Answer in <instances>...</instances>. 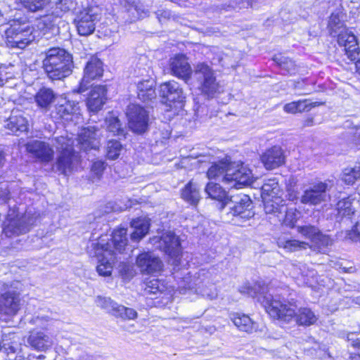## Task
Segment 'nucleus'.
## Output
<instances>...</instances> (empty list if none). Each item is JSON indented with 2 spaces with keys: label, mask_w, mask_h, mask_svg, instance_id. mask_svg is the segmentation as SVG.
Wrapping results in <instances>:
<instances>
[{
  "label": "nucleus",
  "mask_w": 360,
  "mask_h": 360,
  "mask_svg": "<svg viewBox=\"0 0 360 360\" xmlns=\"http://www.w3.org/2000/svg\"><path fill=\"white\" fill-rule=\"evenodd\" d=\"M265 289L264 286L259 284L253 287L252 290H254L255 296H259L258 300L262 302L266 311L272 318L285 323H290L295 319L297 325L304 326H309L317 321L318 316L311 309L301 307L296 312L293 304L282 302L270 294H266Z\"/></svg>",
  "instance_id": "1"
},
{
  "label": "nucleus",
  "mask_w": 360,
  "mask_h": 360,
  "mask_svg": "<svg viewBox=\"0 0 360 360\" xmlns=\"http://www.w3.org/2000/svg\"><path fill=\"white\" fill-rule=\"evenodd\" d=\"M208 179L221 177V181L229 188L240 189L248 184V174L242 164L232 162L225 158L214 163L207 170Z\"/></svg>",
  "instance_id": "2"
},
{
  "label": "nucleus",
  "mask_w": 360,
  "mask_h": 360,
  "mask_svg": "<svg viewBox=\"0 0 360 360\" xmlns=\"http://www.w3.org/2000/svg\"><path fill=\"white\" fill-rule=\"evenodd\" d=\"M42 54V68L51 80H60L68 77L72 72V55L59 47L50 48Z\"/></svg>",
  "instance_id": "3"
},
{
  "label": "nucleus",
  "mask_w": 360,
  "mask_h": 360,
  "mask_svg": "<svg viewBox=\"0 0 360 360\" xmlns=\"http://www.w3.org/2000/svg\"><path fill=\"white\" fill-rule=\"evenodd\" d=\"M257 180L252 181L249 178V188L257 190V193H252L254 198L262 199L266 213L275 212L278 207L274 206L271 202H275L278 205L282 202L281 199L282 191L278 183L274 179H269L265 184L259 183Z\"/></svg>",
  "instance_id": "4"
},
{
  "label": "nucleus",
  "mask_w": 360,
  "mask_h": 360,
  "mask_svg": "<svg viewBox=\"0 0 360 360\" xmlns=\"http://www.w3.org/2000/svg\"><path fill=\"white\" fill-rule=\"evenodd\" d=\"M52 144L58 151L56 161L57 169L64 175H68L73 169V162L76 159L72 145L73 141L65 136L56 137Z\"/></svg>",
  "instance_id": "5"
},
{
  "label": "nucleus",
  "mask_w": 360,
  "mask_h": 360,
  "mask_svg": "<svg viewBox=\"0 0 360 360\" xmlns=\"http://www.w3.org/2000/svg\"><path fill=\"white\" fill-rule=\"evenodd\" d=\"M5 38L8 47L22 49L34 40L35 36L28 25L13 22L6 29Z\"/></svg>",
  "instance_id": "6"
},
{
  "label": "nucleus",
  "mask_w": 360,
  "mask_h": 360,
  "mask_svg": "<svg viewBox=\"0 0 360 360\" xmlns=\"http://www.w3.org/2000/svg\"><path fill=\"white\" fill-rule=\"evenodd\" d=\"M330 180L316 181L311 184L304 191L300 198V202L309 205H318L330 199L328 191L332 185Z\"/></svg>",
  "instance_id": "7"
},
{
  "label": "nucleus",
  "mask_w": 360,
  "mask_h": 360,
  "mask_svg": "<svg viewBox=\"0 0 360 360\" xmlns=\"http://www.w3.org/2000/svg\"><path fill=\"white\" fill-rule=\"evenodd\" d=\"M21 299L20 293L9 290L0 294V320L11 321L20 311Z\"/></svg>",
  "instance_id": "8"
},
{
  "label": "nucleus",
  "mask_w": 360,
  "mask_h": 360,
  "mask_svg": "<svg viewBox=\"0 0 360 360\" xmlns=\"http://www.w3.org/2000/svg\"><path fill=\"white\" fill-rule=\"evenodd\" d=\"M105 240L101 238L95 245V254L98 257V264L96 267L99 275L108 276L111 274L112 264L115 259L114 252L111 249V245L108 243H104Z\"/></svg>",
  "instance_id": "9"
},
{
  "label": "nucleus",
  "mask_w": 360,
  "mask_h": 360,
  "mask_svg": "<svg viewBox=\"0 0 360 360\" xmlns=\"http://www.w3.org/2000/svg\"><path fill=\"white\" fill-rule=\"evenodd\" d=\"M194 76L199 81L202 91L208 96H213L219 91V86L216 82L212 68L205 63H198L194 70Z\"/></svg>",
  "instance_id": "10"
},
{
  "label": "nucleus",
  "mask_w": 360,
  "mask_h": 360,
  "mask_svg": "<svg viewBox=\"0 0 360 360\" xmlns=\"http://www.w3.org/2000/svg\"><path fill=\"white\" fill-rule=\"evenodd\" d=\"M160 94L166 105L174 108H181L186 98L182 88L174 80L162 83L160 86Z\"/></svg>",
  "instance_id": "11"
},
{
  "label": "nucleus",
  "mask_w": 360,
  "mask_h": 360,
  "mask_svg": "<svg viewBox=\"0 0 360 360\" xmlns=\"http://www.w3.org/2000/svg\"><path fill=\"white\" fill-rule=\"evenodd\" d=\"M96 8H86L81 11L75 19L77 32L81 36L91 34L96 28V23L99 20Z\"/></svg>",
  "instance_id": "12"
},
{
  "label": "nucleus",
  "mask_w": 360,
  "mask_h": 360,
  "mask_svg": "<svg viewBox=\"0 0 360 360\" xmlns=\"http://www.w3.org/2000/svg\"><path fill=\"white\" fill-rule=\"evenodd\" d=\"M153 244L158 243V248L162 250L170 257L174 258L173 264L177 265L178 257L180 254V241L179 237L174 233L169 231L163 233L160 237H155L152 239Z\"/></svg>",
  "instance_id": "13"
},
{
  "label": "nucleus",
  "mask_w": 360,
  "mask_h": 360,
  "mask_svg": "<svg viewBox=\"0 0 360 360\" xmlns=\"http://www.w3.org/2000/svg\"><path fill=\"white\" fill-rule=\"evenodd\" d=\"M127 116L129 128L135 133L146 131L148 124V113L140 105L131 104L128 106Z\"/></svg>",
  "instance_id": "14"
},
{
  "label": "nucleus",
  "mask_w": 360,
  "mask_h": 360,
  "mask_svg": "<svg viewBox=\"0 0 360 360\" xmlns=\"http://www.w3.org/2000/svg\"><path fill=\"white\" fill-rule=\"evenodd\" d=\"M33 219H30L27 214L11 217V214L5 222L4 233L8 237H13L23 234L30 231Z\"/></svg>",
  "instance_id": "15"
},
{
  "label": "nucleus",
  "mask_w": 360,
  "mask_h": 360,
  "mask_svg": "<svg viewBox=\"0 0 360 360\" xmlns=\"http://www.w3.org/2000/svg\"><path fill=\"white\" fill-rule=\"evenodd\" d=\"M136 263L142 274H155L163 269L161 259L150 252L139 255Z\"/></svg>",
  "instance_id": "16"
},
{
  "label": "nucleus",
  "mask_w": 360,
  "mask_h": 360,
  "mask_svg": "<svg viewBox=\"0 0 360 360\" xmlns=\"http://www.w3.org/2000/svg\"><path fill=\"white\" fill-rule=\"evenodd\" d=\"M25 146L27 153L41 162L48 163L53 158L54 151L50 144L45 141L32 140Z\"/></svg>",
  "instance_id": "17"
},
{
  "label": "nucleus",
  "mask_w": 360,
  "mask_h": 360,
  "mask_svg": "<svg viewBox=\"0 0 360 360\" xmlns=\"http://www.w3.org/2000/svg\"><path fill=\"white\" fill-rule=\"evenodd\" d=\"M337 42L340 46L344 47L345 54L351 60L358 58L360 53V48L356 37L349 29L346 30L336 37Z\"/></svg>",
  "instance_id": "18"
},
{
  "label": "nucleus",
  "mask_w": 360,
  "mask_h": 360,
  "mask_svg": "<svg viewBox=\"0 0 360 360\" xmlns=\"http://www.w3.org/2000/svg\"><path fill=\"white\" fill-rule=\"evenodd\" d=\"M103 72L102 62L96 57L91 58L84 68V76L77 92H84L88 88L91 81L100 78L103 75Z\"/></svg>",
  "instance_id": "19"
},
{
  "label": "nucleus",
  "mask_w": 360,
  "mask_h": 360,
  "mask_svg": "<svg viewBox=\"0 0 360 360\" xmlns=\"http://www.w3.org/2000/svg\"><path fill=\"white\" fill-rule=\"evenodd\" d=\"M169 70L172 74L186 82L191 78L192 70L186 57L183 54L175 55L169 59Z\"/></svg>",
  "instance_id": "20"
},
{
  "label": "nucleus",
  "mask_w": 360,
  "mask_h": 360,
  "mask_svg": "<svg viewBox=\"0 0 360 360\" xmlns=\"http://www.w3.org/2000/svg\"><path fill=\"white\" fill-rule=\"evenodd\" d=\"M97 129L95 127L84 128L78 134L77 141L80 148L84 151L96 150L99 148L100 142L98 138Z\"/></svg>",
  "instance_id": "21"
},
{
  "label": "nucleus",
  "mask_w": 360,
  "mask_h": 360,
  "mask_svg": "<svg viewBox=\"0 0 360 360\" xmlns=\"http://www.w3.org/2000/svg\"><path fill=\"white\" fill-rule=\"evenodd\" d=\"M260 158L264 167L268 170L278 168L285 163L283 151L278 146H274L266 150Z\"/></svg>",
  "instance_id": "22"
},
{
  "label": "nucleus",
  "mask_w": 360,
  "mask_h": 360,
  "mask_svg": "<svg viewBox=\"0 0 360 360\" xmlns=\"http://www.w3.org/2000/svg\"><path fill=\"white\" fill-rule=\"evenodd\" d=\"M107 89L103 85H96L91 89L86 100V105L91 112L100 110L106 101Z\"/></svg>",
  "instance_id": "23"
},
{
  "label": "nucleus",
  "mask_w": 360,
  "mask_h": 360,
  "mask_svg": "<svg viewBox=\"0 0 360 360\" xmlns=\"http://www.w3.org/2000/svg\"><path fill=\"white\" fill-rule=\"evenodd\" d=\"M27 342L34 349L44 352L53 344V340L42 331H31L27 338Z\"/></svg>",
  "instance_id": "24"
},
{
  "label": "nucleus",
  "mask_w": 360,
  "mask_h": 360,
  "mask_svg": "<svg viewBox=\"0 0 360 360\" xmlns=\"http://www.w3.org/2000/svg\"><path fill=\"white\" fill-rule=\"evenodd\" d=\"M56 113L60 117L64 120H72V117L76 118L79 115V106L78 103L75 101H67L65 99L61 100L56 106Z\"/></svg>",
  "instance_id": "25"
},
{
  "label": "nucleus",
  "mask_w": 360,
  "mask_h": 360,
  "mask_svg": "<svg viewBox=\"0 0 360 360\" xmlns=\"http://www.w3.org/2000/svg\"><path fill=\"white\" fill-rule=\"evenodd\" d=\"M5 127L13 134L26 131L28 128L27 119L19 111H13L6 121Z\"/></svg>",
  "instance_id": "26"
},
{
  "label": "nucleus",
  "mask_w": 360,
  "mask_h": 360,
  "mask_svg": "<svg viewBox=\"0 0 360 360\" xmlns=\"http://www.w3.org/2000/svg\"><path fill=\"white\" fill-rule=\"evenodd\" d=\"M205 192L209 198L221 202L222 208L230 201V198L226 191L219 184L208 183L205 186Z\"/></svg>",
  "instance_id": "27"
},
{
  "label": "nucleus",
  "mask_w": 360,
  "mask_h": 360,
  "mask_svg": "<svg viewBox=\"0 0 360 360\" xmlns=\"http://www.w3.org/2000/svg\"><path fill=\"white\" fill-rule=\"evenodd\" d=\"M137 94L139 98L144 102L155 98V81L150 78L139 82Z\"/></svg>",
  "instance_id": "28"
},
{
  "label": "nucleus",
  "mask_w": 360,
  "mask_h": 360,
  "mask_svg": "<svg viewBox=\"0 0 360 360\" xmlns=\"http://www.w3.org/2000/svg\"><path fill=\"white\" fill-rule=\"evenodd\" d=\"M131 226L134 229L131 235V240L139 241L148 233L150 223L147 218L139 217L131 221Z\"/></svg>",
  "instance_id": "29"
},
{
  "label": "nucleus",
  "mask_w": 360,
  "mask_h": 360,
  "mask_svg": "<svg viewBox=\"0 0 360 360\" xmlns=\"http://www.w3.org/2000/svg\"><path fill=\"white\" fill-rule=\"evenodd\" d=\"M101 238H103L105 240L103 242L104 243H108L110 245H111V249L113 252V249H115L118 252H121L124 250L127 242V229L122 228L115 230L114 232L112 233L111 243L108 242V238H105L104 237L99 238L98 241L100 240Z\"/></svg>",
  "instance_id": "30"
},
{
  "label": "nucleus",
  "mask_w": 360,
  "mask_h": 360,
  "mask_svg": "<svg viewBox=\"0 0 360 360\" xmlns=\"http://www.w3.org/2000/svg\"><path fill=\"white\" fill-rule=\"evenodd\" d=\"M182 198L191 205H196L200 199V186L193 181H189L181 191Z\"/></svg>",
  "instance_id": "31"
},
{
  "label": "nucleus",
  "mask_w": 360,
  "mask_h": 360,
  "mask_svg": "<svg viewBox=\"0 0 360 360\" xmlns=\"http://www.w3.org/2000/svg\"><path fill=\"white\" fill-rule=\"evenodd\" d=\"M327 29L330 37H336L348 28L341 19L340 14L333 13L329 17Z\"/></svg>",
  "instance_id": "32"
},
{
  "label": "nucleus",
  "mask_w": 360,
  "mask_h": 360,
  "mask_svg": "<svg viewBox=\"0 0 360 360\" xmlns=\"http://www.w3.org/2000/svg\"><path fill=\"white\" fill-rule=\"evenodd\" d=\"M358 204L359 200H356V197L349 196L339 200L336 209L338 214L350 216L354 213Z\"/></svg>",
  "instance_id": "33"
},
{
  "label": "nucleus",
  "mask_w": 360,
  "mask_h": 360,
  "mask_svg": "<svg viewBox=\"0 0 360 360\" xmlns=\"http://www.w3.org/2000/svg\"><path fill=\"white\" fill-rule=\"evenodd\" d=\"M54 94L51 89L42 88L35 95V101L41 108L47 109L54 99Z\"/></svg>",
  "instance_id": "34"
},
{
  "label": "nucleus",
  "mask_w": 360,
  "mask_h": 360,
  "mask_svg": "<svg viewBox=\"0 0 360 360\" xmlns=\"http://www.w3.org/2000/svg\"><path fill=\"white\" fill-rule=\"evenodd\" d=\"M105 122L107 130L111 132L113 135H124V129L122 127L120 120L112 113H110L106 117Z\"/></svg>",
  "instance_id": "35"
},
{
  "label": "nucleus",
  "mask_w": 360,
  "mask_h": 360,
  "mask_svg": "<svg viewBox=\"0 0 360 360\" xmlns=\"http://www.w3.org/2000/svg\"><path fill=\"white\" fill-rule=\"evenodd\" d=\"M280 68L285 70L288 74L294 75L297 71V66L290 58L282 55H277L274 58Z\"/></svg>",
  "instance_id": "36"
},
{
  "label": "nucleus",
  "mask_w": 360,
  "mask_h": 360,
  "mask_svg": "<svg viewBox=\"0 0 360 360\" xmlns=\"http://www.w3.org/2000/svg\"><path fill=\"white\" fill-rule=\"evenodd\" d=\"M15 334H3L2 340L0 341V350L3 348L4 352L9 354H15L17 351V347L15 345Z\"/></svg>",
  "instance_id": "37"
},
{
  "label": "nucleus",
  "mask_w": 360,
  "mask_h": 360,
  "mask_svg": "<svg viewBox=\"0 0 360 360\" xmlns=\"http://www.w3.org/2000/svg\"><path fill=\"white\" fill-rule=\"evenodd\" d=\"M278 245L288 251L295 252L302 249H306L309 244L307 243L297 240H278Z\"/></svg>",
  "instance_id": "38"
},
{
  "label": "nucleus",
  "mask_w": 360,
  "mask_h": 360,
  "mask_svg": "<svg viewBox=\"0 0 360 360\" xmlns=\"http://www.w3.org/2000/svg\"><path fill=\"white\" fill-rule=\"evenodd\" d=\"M360 178V165L345 168L342 174V180L347 184H353Z\"/></svg>",
  "instance_id": "39"
},
{
  "label": "nucleus",
  "mask_w": 360,
  "mask_h": 360,
  "mask_svg": "<svg viewBox=\"0 0 360 360\" xmlns=\"http://www.w3.org/2000/svg\"><path fill=\"white\" fill-rule=\"evenodd\" d=\"M122 150V146L116 140H110L106 146V156L110 160L117 159L121 151Z\"/></svg>",
  "instance_id": "40"
},
{
  "label": "nucleus",
  "mask_w": 360,
  "mask_h": 360,
  "mask_svg": "<svg viewBox=\"0 0 360 360\" xmlns=\"http://www.w3.org/2000/svg\"><path fill=\"white\" fill-rule=\"evenodd\" d=\"M50 0H20L22 6L31 12L42 10Z\"/></svg>",
  "instance_id": "41"
},
{
  "label": "nucleus",
  "mask_w": 360,
  "mask_h": 360,
  "mask_svg": "<svg viewBox=\"0 0 360 360\" xmlns=\"http://www.w3.org/2000/svg\"><path fill=\"white\" fill-rule=\"evenodd\" d=\"M332 240L331 239L326 236L322 234L320 231L319 234L317 235V237L313 242V243L308 247H309L311 249H314V250H317L318 251H321V250L327 247L328 245H331Z\"/></svg>",
  "instance_id": "42"
},
{
  "label": "nucleus",
  "mask_w": 360,
  "mask_h": 360,
  "mask_svg": "<svg viewBox=\"0 0 360 360\" xmlns=\"http://www.w3.org/2000/svg\"><path fill=\"white\" fill-rule=\"evenodd\" d=\"M297 229V232L302 236L309 239L311 243H313L319 233V230L317 228L310 225L298 226Z\"/></svg>",
  "instance_id": "43"
},
{
  "label": "nucleus",
  "mask_w": 360,
  "mask_h": 360,
  "mask_svg": "<svg viewBox=\"0 0 360 360\" xmlns=\"http://www.w3.org/2000/svg\"><path fill=\"white\" fill-rule=\"evenodd\" d=\"M56 18L52 14L46 15L38 20L37 27L42 32L50 30L54 25Z\"/></svg>",
  "instance_id": "44"
},
{
  "label": "nucleus",
  "mask_w": 360,
  "mask_h": 360,
  "mask_svg": "<svg viewBox=\"0 0 360 360\" xmlns=\"http://www.w3.org/2000/svg\"><path fill=\"white\" fill-rule=\"evenodd\" d=\"M247 207V202L243 199L234 206L233 208V214L236 217V221H239L240 219H243L244 221H246L247 215L245 214V211Z\"/></svg>",
  "instance_id": "45"
},
{
  "label": "nucleus",
  "mask_w": 360,
  "mask_h": 360,
  "mask_svg": "<svg viewBox=\"0 0 360 360\" xmlns=\"http://www.w3.org/2000/svg\"><path fill=\"white\" fill-rule=\"evenodd\" d=\"M298 214L296 209H288L285 212V218L283 219V224L290 228L294 227L298 219Z\"/></svg>",
  "instance_id": "46"
},
{
  "label": "nucleus",
  "mask_w": 360,
  "mask_h": 360,
  "mask_svg": "<svg viewBox=\"0 0 360 360\" xmlns=\"http://www.w3.org/2000/svg\"><path fill=\"white\" fill-rule=\"evenodd\" d=\"M96 304L106 310L108 313L112 314L113 308L115 306L116 302L112 301L109 297H103L101 296H98L96 300Z\"/></svg>",
  "instance_id": "47"
},
{
  "label": "nucleus",
  "mask_w": 360,
  "mask_h": 360,
  "mask_svg": "<svg viewBox=\"0 0 360 360\" xmlns=\"http://www.w3.org/2000/svg\"><path fill=\"white\" fill-rule=\"evenodd\" d=\"M234 325L242 331H247L248 316L246 315L240 316L237 314L233 318Z\"/></svg>",
  "instance_id": "48"
},
{
  "label": "nucleus",
  "mask_w": 360,
  "mask_h": 360,
  "mask_svg": "<svg viewBox=\"0 0 360 360\" xmlns=\"http://www.w3.org/2000/svg\"><path fill=\"white\" fill-rule=\"evenodd\" d=\"M297 103L299 112H302L304 111H309L312 108L319 106L321 104V103H319V102L308 103L307 100H300V101H297Z\"/></svg>",
  "instance_id": "49"
},
{
  "label": "nucleus",
  "mask_w": 360,
  "mask_h": 360,
  "mask_svg": "<svg viewBox=\"0 0 360 360\" xmlns=\"http://www.w3.org/2000/svg\"><path fill=\"white\" fill-rule=\"evenodd\" d=\"M56 7L63 12H67L73 7V2L72 0H58Z\"/></svg>",
  "instance_id": "50"
},
{
  "label": "nucleus",
  "mask_w": 360,
  "mask_h": 360,
  "mask_svg": "<svg viewBox=\"0 0 360 360\" xmlns=\"http://www.w3.org/2000/svg\"><path fill=\"white\" fill-rule=\"evenodd\" d=\"M104 169L105 162L101 160L94 162L91 167V171L96 175L98 178H100Z\"/></svg>",
  "instance_id": "51"
},
{
  "label": "nucleus",
  "mask_w": 360,
  "mask_h": 360,
  "mask_svg": "<svg viewBox=\"0 0 360 360\" xmlns=\"http://www.w3.org/2000/svg\"><path fill=\"white\" fill-rule=\"evenodd\" d=\"M129 12H130L134 18H143L148 13V11H145L143 9H141V6H131L129 9Z\"/></svg>",
  "instance_id": "52"
},
{
  "label": "nucleus",
  "mask_w": 360,
  "mask_h": 360,
  "mask_svg": "<svg viewBox=\"0 0 360 360\" xmlns=\"http://www.w3.org/2000/svg\"><path fill=\"white\" fill-rule=\"evenodd\" d=\"M117 31L115 29L112 30L108 27H103L101 33L104 35V37L111 38L112 41L114 42L116 38Z\"/></svg>",
  "instance_id": "53"
},
{
  "label": "nucleus",
  "mask_w": 360,
  "mask_h": 360,
  "mask_svg": "<svg viewBox=\"0 0 360 360\" xmlns=\"http://www.w3.org/2000/svg\"><path fill=\"white\" fill-rule=\"evenodd\" d=\"M283 110L285 112L295 114L298 112V107L297 101L287 103L284 105Z\"/></svg>",
  "instance_id": "54"
},
{
  "label": "nucleus",
  "mask_w": 360,
  "mask_h": 360,
  "mask_svg": "<svg viewBox=\"0 0 360 360\" xmlns=\"http://www.w3.org/2000/svg\"><path fill=\"white\" fill-rule=\"evenodd\" d=\"M125 311V315H124V319H134L137 316V312L131 308L128 307H121V311Z\"/></svg>",
  "instance_id": "55"
},
{
  "label": "nucleus",
  "mask_w": 360,
  "mask_h": 360,
  "mask_svg": "<svg viewBox=\"0 0 360 360\" xmlns=\"http://www.w3.org/2000/svg\"><path fill=\"white\" fill-rule=\"evenodd\" d=\"M156 15L160 22L169 19L172 15L171 12L168 10H158Z\"/></svg>",
  "instance_id": "56"
},
{
  "label": "nucleus",
  "mask_w": 360,
  "mask_h": 360,
  "mask_svg": "<svg viewBox=\"0 0 360 360\" xmlns=\"http://www.w3.org/2000/svg\"><path fill=\"white\" fill-rule=\"evenodd\" d=\"M349 134H352V141L360 144V126L355 127L350 129Z\"/></svg>",
  "instance_id": "57"
},
{
  "label": "nucleus",
  "mask_w": 360,
  "mask_h": 360,
  "mask_svg": "<svg viewBox=\"0 0 360 360\" xmlns=\"http://www.w3.org/2000/svg\"><path fill=\"white\" fill-rule=\"evenodd\" d=\"M121 307H125L116 303L115 306L113 308V310L112 311V314L116 317H120V318L124 319V315H125L124 314L125 311L124 310L121 311Z\"/></svg>",
  "instance_id": "58"
},
{
  "label": "nucleus",
  "mask_w": 360,
  "mask_h": 360,
  "mask_svg": "<svg viewBox=\"0 0 360 360\" xmlns=\"http://www.w3.org/2000/svg\"><path fill=\"white\" fill-rule=\"evenodd\" d=\"M44 321H47L48 320L44 317L36 316L30 320V323L39 326H42Z\"/></svg>",
  "instance_id": "59"
},
{
  "label": "nucleus",
  "mask_w": 360,
  "mask_h": 360,
  "mask_svg": "<svg viewBox=\"0 0 360 360\" xmlns=\"http://www.w3.org/2000/svg\"><path fill=\"white\" fill-rule=\"evenodd\" d=\"M349 342H350L351 345L357 349H360V340L359 339H349Z\"/></svg>",
  "instance_id": "60"
},
{
  "label": "nucleus",
  "mask_w": 360,
  "mask_h": 360,
  "mask_svg": "<svg viewBox=\"0 0 360 360\" xmlns=\"http://www.w3.org/2000/svg\"><path fill=\"white\" fill-rule=\"evenodd\" d=\"M313 123H314V118L313 117H309V118H307L305 120L304 125L305 126H312Z\"/></svg>",
  "instance_id": "61"
},
{
  "label": "nucleus",
  "mask_w": 360,
  "mask_h": 360,
  "mask_svg": "<svg viewBox=\"0 0 360 360\" xmlns=\"http://www.w3.org/2000/svg\"><path fill=\"white\" fill-rule=\"evenodd\" d=\"M356 71L360 75V58L356 63Z\"/></svg>",
  "instance_id": "62"
},
{
  "label": "nucleus",
  "mask_w": 360,
  "mask_h": 360,
  "mask_svg": "<svg viewBox=\"0 0 360 360\" xmlns=\"http://www.w3.org/2000/svg\"><path fill=\"white\" fill-rule=\"evenodd\" d=\"M351 360H360V354H354L352 356Z\"/></svg>",
  "instance_id": "63"
},
{
  "label": "nucleus",
  "mask_w": 360,
  "mask_h": 360,
  "mask_svg": "<svg viewBox=\"0 0 360 360\" xmlns=\"http://www.w3.org/2000/svg\"><path fill=\"white\" fill-rule=\"evenodd\" d=\"M354 302L356 304H357L360 305V295H359V296H358V297H356L354 299Z\"/></svg>",
  "instance_id": "64"
}]
</instances>
